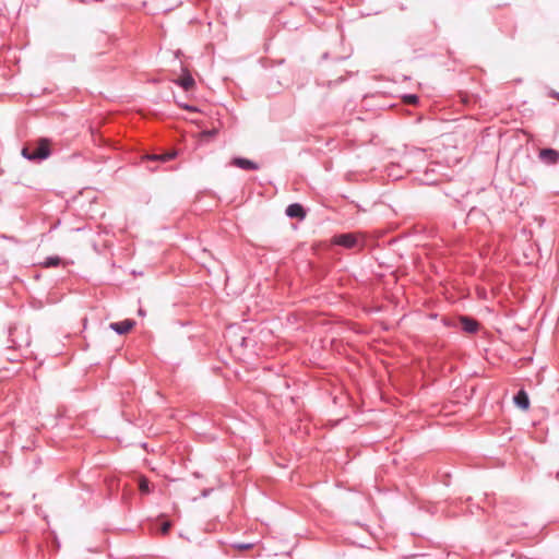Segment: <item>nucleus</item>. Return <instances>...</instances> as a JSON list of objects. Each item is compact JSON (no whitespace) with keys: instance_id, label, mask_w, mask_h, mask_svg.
<instances>
[{"instance_id":"15","label":"nucleus","mask_w":559,"mask_h":559,"mask_svg":"<svg viewBox=\"0 0 559 559\" xmlns=\"http://www.w3.org/2000/svg\"><path fill=\"white\" fill-rule=\"evenodd\" d=\"M170 526H171L170 522H164V523L162 524V526H160V533H162L163 535L168 534V532H169V530H170Z\"/></svg>"},{"instance_id":"4","label":"nucleus","mask_w":559,"mask_h":559,"mask_svg":"<svg viewBox=\"0 0 559 559\" xmlns=\"http://www.w3.org/2000/svg\"><path fill=\"white\" fill-rule=\"evenodd\" d=\"M538 158L546 165H556L559 162V152L555 148H542Z\"/></svg>"},{"instance_id":"11","label":"nucleus","mask_w":559,"mask_h":559,"mask_svg":"<svg viewBox=\"0 0 559 559\" xmlns=\"http://www.w3.org/2000/svg\"><path fill=\"white\" fill-rule=\"evenodd\" d=\"M61 259L59 257H48L45 259V261L41 263L44 267H56L60 265Z\"/></svg>"},{"instance_id":"1","label":"nucleus","mask_w":559,"mask_h":559,"mask_svg":"<svg viewBox=\"0 0 559 559\" xmlns=\"http://www.w3.org/2000/svg\"><path fill=\"white\" fill-rule=\"evenodd\" d=\"M51 142L49 139L40 138L27 142L22 148V155L28 160H44L51 154Z\"/></svg>"},{"instance_id":"8","label":"nucleus","mask_w":559,"mask_h":559,"mask_svg":"<svg viewBox=\"0 0 559 559\" xmlns=\"http://www.w3.org/2000/svg\"><path fill=\"white\" fill-rule=\"evenodd\" d=\"M514 404L520 407L521 409H527L530 407V399L527 393L524 390H520L514 395Z\"/></svg>"},{"instance_id":"7","label":"nucleus","mask_w":559,"mask_h":559,"mask_svg":"<svg viewBox=\"0 0 559 559\" xmlns=\"http://www.w3.org/2000/svg\"><path fill=\"white\" fill-rule=\"evenodd\" d=\"M286 215L292 218L302 219L306 216L304 207L299 203L289 204L285 211Z\"/></svg>"},{"instance_id":"2","label":"nucleus","mask_w":559,"mask_h":559,"mask_svg":"<svg viewBox=\"0 0 559 559\" xmlns=\"http://www.w3.org/2000/svg\"><path fill=\"white\" fill-rule=\"evenodd\" d=\"M333 242L347 249L356 248L359 245V239L355 234H341L333 238Z\"/></svg>"},{"instance_id":"12","label":"nucleus","mask_w":559,"mask_h":559,"mask_svg":"<svg viewBox=\"0 0 559 559\" xmlns=\"http://www.w3.org/2000/svg\"><path fill=\"white\" fill-rule=\"evenodd\" d=\"M139 490L141 493L143 495H147L151 492V488H150V481L147 478L145 477H141L140 478V481H139Z\"/></svg>"},{"instance_id":"13","label":"nucleus","mask_w":559,"mask_h":559,"mask_svg":"<svg viewBox=\"0 0 559 559\" xmlns=\"http://www.w3.org/2000/svg\"><path fill=\"white\" fill-rule=\"evenodd\" d=\"M403 99L406 104L415 105L418 103V96L415 94H406L403 96Z\"/></svg>"},{"instance_id":"10","label":"nucleus","mask_w":559,"mask_h":559,"mask_svg":"<svg viewBox=\"0 0 559 559\" xmlns=\"http://www.w3.org/2000/svg\"><path fill=\"white\" fill-rule=\"evenodd\" d=\"M176 155H177V152L171 151V152H168V153H165V154L150 155V156H147V159H150V160H159V162H168V160L174 159L176 157Z\"/></svg>"},{"instance_id":"9","label":"nucleus","mask_w":559,"mask_h":559,"mask_svg":"<svg viewBox=\"0 0 559 559\" xmlns=\"http://www.w3.org/2000/svg\"><path fill=\"white\" fill-rule=\"evenodd\" d=\"M175 83L181 86L185 91H190L195 85L194 79L189 72H185L179 80L175 81Z\"/></svg>"},{"instance_id":"5","label":"nucleus","mask_w":559,"mask_h":559,"mask_svg":"<svg viewBox=\"0 0 559 559\" xmlns=\"http://www.w3.org/2000/svg\"><path fill=\"white\" fill-rule=\"evenodd\" d=\"M134 325H135V322L133 320L127 319V320L119 321V322H112V323H110L109 328L112 331H115L116 333L122 335V334H127L128 332H130Z\"/></svg>"},{"instance_id":"16","label":"nucleus","mask_w":559,"mask_h":559,"mask_svg":"<svg viewBox=\"0 0 559 559\" xmlns=\"http://www.w3.org/2000/svg\"><path fill=\"white\" fill-rule=\"evenodd\" d=\"M554 96H556L559 99V93L554 94Z\"/></svg>"},{"instance_id":"14","label":"nucleus","mask_w":559,"mask_h":559,"mask_svg":"<svg viewBox=\"0 0 559 559\" xmlns=\"http://www.w3.org/2000/svg\"><path fill=\"white\" fill-rule=\"evenodd\" d=\"M252 547H253V544H250V543H247V544H245V543L233 544V548L238 549L240 551L251 549Z\"/></svg>"},{"instance_id":"3","label":"nucleus","mask_w":559,"mask_h":559,"mask_svg":"<svg viewBox=\"0 0 559 559\" xmlns=\"http://www.w3.org/2000/svg\"><path fill=\"white\" fill-rule=\"evenodd\" d=\"M456 320L461 323L462 330L467 334H475L479 330V322L468 316H459Z\"/></svg>"},{"instance_id":"6","label":"nucleus","mask_w":559,"mask_h":559,"mask_svg":"<svg viewBox=\"0 0 559 559\" xmlns=\"http://www.w3.org/2000/svg\"><path fill=\"white\" fill-rule=\"evenodd\" d=\"M230 165L238 167L243 170H258L259 165L255 162L247 159L245 157H234L230 160Z\"/></svg>"}]
</instances>
